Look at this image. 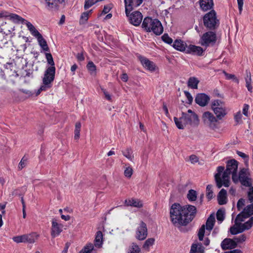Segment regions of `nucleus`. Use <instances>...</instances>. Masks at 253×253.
<instances>
[{
    "mask_svg": "<svg viewBox=\"0 0 253 253\" xmlns=\"http://www.w3.org/2000/svg\"><path fill=\"white\" fill-rule=\"evenodd\" d=\"M196 212V208L194 206H182L174 203L170 209L171 221L176 226H185L193 220Z\"/></svg>",
    "mask_w": 253,
    "mask_h": 253,
    "instance_id": "nucleus-1",
    "label": "nucleus"
},
{
    "mask_svg": "<svg viewBox=\"0 0 253 253\" xmlns=\"http://www.w3.org/2000/svg\"><path fill=\"white\" fill-rule=\"evenodd\" d=\"M238 163L234 159L228 161L227 163L226 168L223 166H219L217 168V173L214 175V179L216 186L220 188L222 186L228 187L230 185V175L232 174L233 181L237 183V171Z\"/></svg>",
    "mask_w": 253,
    "mask_h": 253,
    "instance_id": "nucleus-2",
    "label": "nucleus"
},
{
    "mask_svg": "<svg viewBox=\"0 0 253 253\" xmlns=\"http://www.w3.org/2000/svg\"><path fill=\"white\" fill-rule=\"evenodd\" d=\"M47 62L50 65L45 70L42 79L43 85L39 89L38 93L41 91L46 90L51 87V83L54 81L55 74V67L52 56L50 53H45Z\"/></svg>",
    "mask_w": 253,
    "mask_h": 253,
    "instance_id": "nucleus-3",
    "label": "nucleus"
},
{
    "mask_svg": "<svg viewBox=\"0 0 253 253\" xmlns=\"http://www.w3.org/2000/svg\"><path fill=\"white\" fill-rule=\"evenodd\" d=\"M174 121L178 128L183 129L187 125L196 126L199 124L198 115L191 110L189 109L186 113L182 112L179 118L174 117Z\"/></svg>",
    "mask_w": 253,
    "mask_h": 253,
    "instance_id": "nucleus-4",
    "label": "nucleus"
},
{
    "mask_svg": "<svg viewBox=\"0 0 253 253\" xmlns=\"http://www.w3.org/2000/svg\"><path fill=\"white\" fill-rule=\"evenodd\" d=\"M142 28L146 32H152L156 35H160L163 32V27L160 21L150 17H146L144 19Z\"/></svg>",
    "mask_w": 253,
    "mask_h": 253,
    "instance_id": "nucleus-5",
    "label": "nucleus"
},
{
    "mask_svg": "<svg viewBox=\"0 0 253 253\" xmlns=\"http://www.w3.org/2000/svg\"><path fill=\"white\" fill-rule=\"evenodd\" d=\"M211 108L218 121L222 120L228 114L225 103L219 99L214 100L211 102Z\"/></svg>",
    "mask_w": 253,
    "mask_h": 253,
    "instance_id": "nucleus-6",
    "label": "nucleus"
},
{
    "mask_svg": "<svg viewBox=\"0 0 253 253\" xmlns=\"http://www.w3.org/2000/svg\"><path fill=\"white\" fill-rule=\"evenodd\" d=\"M203 22L204 26L210 30L216 29L219 25V21L217 19L216 12L213 10L205 15L203 17Z\"/></svg>",
    "mask_w": 253,
    "mask_h": 253,
    "instance_id": "nucleus-7",
    "label": "nucleus"
},
{
    "mask_svg": "<svg viewBox=\"0 0 253 253\" xmlns=\"http://www.w3.org/2000/svg\"><path fill=\"white\" fill-rule=\"evenodd\" d=\"M202 121L204 125L214 130L217 128L218 120L214 114L210 111L204 112L202 116Z\"/></svg>",
    "mask_w": 253,
    "mask_h": 253,
    "instance_id": "nucleus-8",
    "label": "nucleus"
},
{
    "mask_svg": "<svg viewBox=\"0 0 253 253\" xmlns=\"http://www.w3.org/2000/svg\"><path fill=\"white\" fill-rule=\"evenodd\" d=\"M216 41V35L215 32L209 31L204 33L201 37L200 43L201 45L208 47L213 45Z\"/></svg>",
    "mask_w": 253,
    "mask_h": 253,
    "instance_id": "nucleus-9",
    "label": "nucleus"
},
{
    "mask_svg": "<svg viewBox=\"0 0 253 253\" xmlns=\"http://www.w3.org/2000/svg\"><path fill=\"white\" fill-rule=\"evenodd\" d=\"M29 31L33 36L37 38L39 44L41 48L45 51H48L49 49L46 41L34 26L32 27L31 26V28Z\"/></svg>",
    "mask_w": 253,
    "mask_h": 253,
    "instance_id": "nucleus-10",
    "label": "nucleus"
},
{
    "mask_svg": "<svg viewBox=\"0 0 253 253\" xmlns=\"http://www.w3.org/2000/svg\"><path fill=\"white\" fill-rule=\"evenodd\" d=\"M238 181L246 187L251 186L252 181L250 178V173L248 169L244 168L240 171L239 175H237V183Z\"/></svg>",
    "mask_w": 253,
    "mask_h": 253,
    "instance_id": "nucleus-11",
    "label": "nucleus"
},
{
    "mask_svg": "<svg viewBox=\"0 0 253 253\" xmlns=\"http://www.w3.org/2000/svg\"><path fill=\"white\" fill-rule=\"evenodd\" d=\"M130 12L127 11V13H126V16L128 18L129 23L134 26H139L143 19L142 13L138 11H135L130 13Z\"/></svg>",
    "mask_w": 253,
    "mask_h": 253,
    "instance_id": "nucleus-12",
    "label": "nucleus"
},
{
    "mask_svg": "<svg viewBox=\"0 0 253 253\" xmlns=\"http://www.w3.org/2000/svg\"><path fill=\"white\" fill-rule=\"evenodd\" d=\"M148 235L147 225L143 221H141L135 232V238L139 241L144 240Z\"/></svg>",
    "mask_w": 253,
    "mask_h": 253,
    "instance_id": "nucleus-13",
    "label": "nucleus"
},
{
    "mask_svg": "<svg viewBox=\"0 0 253 253\" xmlns=\"http://www.w3.org/2000/svg\"><path fill=\"white\" fill-rule=\"evenodd\" d=\"M63 225L58 223L57 219H53L51 227V236L52 237L55 238L59 235L63 230Z\"/></svg>",
    "mask_w": 253,
    "mask_h": 253,
    "instance_id": "nucleus-14",
    "label": "nucleus"
},
{
    "mask_svg": "<svg viewBox=\"0 0 253 253\" xmlns=\"http://www.w3.org/2000/svg\"><path fill=\"white\" fill-rule=\"evenodd\" d=\"M125 4V12L131 11L135 7L139 6L143 2V0H124Z\"/></svg>",
    "mask_w": 253,
    "mask_h": 253,
    "instance_id": "nucleus-15",
    "label": "nucleus"
},
{
    "mask_svg": "<svg viewBox=\"0 0 253 253\" xmlns=\"http://www.w3.org/2000/svg\"><path fill=\"white\" fill-rule=\"evenodd\" d=\"M8 17L14 22H21L22 24L26 25L28 30L30 29L31 26L32 27L34 26L31 22L16 14L11 13L8 15Z\"/></svg>",
    "mask_w": 253,
    "mask_h": 253,
    "instance_id": "nucleus-16",
    "label": "nucleus"
},
{
    "mask_svg": "<svg viewBox=\"0 0 253 253\" xmlns=\"http://www.w3.org/2000/svg\"><path fill=\"white\" fill-rule=\"evenodd\" d=\"M253 215V203L246 206L243 211L237 215V220L241 217L244 220Z\"/></svg>",
    "mask_w": 253,
    "mask_h": 253,
    "instance_id": "nucleus-17",
    "label": "nucleus"
},
{
    "mask_svg": "<svg viewBox=\"0 0 253 253\" xmlns=\"http://www.w3.org/2000/svg\"><path fill=\"white\" fill-rule=\"evenodd\" d=\"M140 61L143 67L146 68L147 70L151 72H153L156 70V66L155 64L147 58L140 57Z\"/></svg>",
    "mask_w": 253,
    "mask_h": 253,
    "instance_id": "nucleus-18",
    "label": "nucleus"
},
{
    "mask_svg": "<svg viewBox=\"0 0 253 253\" xmlns=\"http://www.w3.org/2000/svg\"><path fill=\"white\" fill-rule=\"evenodd\" d=\"M245 220L240 217L238 220H237V216L236 217L235 220V224L236 226H232L230 228V233L232 235H236L238 233H240L243 232V230L241 226V222L244 221Z\"/></svg>",
    "mask_w": 253,
    "mask_h": 253,
    "instance_id": "nucleus-19",
    "label": "nucleus"
},
{
    "mask_svg": "<svg viewBox=\"0 0 253 253\" xmlns=\"http://www.w3.org/2000/svg\"><path fill=\"white\" fill-rule=\"evenodd\" d=\"M210 100V97L205 93H199L195 98V102L201 106H206Z\"/></svg>",
    "mask_w": 253,
    "mask_h": 253,
    "instance_id": "nucleus-20",
    "label": "nucleus"
},
{
    "mask_svg": "<svg viewBox=\"0 0 253 253\" xmlns=\"http://www.w3.org/2000/svg\"><path fill=\"white\" fill-rule=\"evenodd\" d=\"M237 246V244L234 239L232 240L229 238H226L221 242V247L224 250L229 249H234L236 248Z\"/></svg>",
    "mask_w": 253,
    "mask_h": 253,
    "instance_id": "nucleus-21",
    "label": "nucleus"
},
{
    "mask_svg": "<svg viewBox=\"0 0 253 253\" xmlns=\"http://www.w3.org/2000/svg\"><path fill=\"white\" fill-rule=\"evenodd\" d=\"M25 235V243L34 244L36 243L40 237L39 234L37 232H31L29 234H26Z\"/></svg>",
    "mask_w": 253,
    "mask_h": 253,
    "instance_id": "nucleus-22",
    "label": "nucleus"
},
{
    "mask_svg": "<svg viewBox=\"0 0 253 253\" xmlns=\"http://www.w3.org/2000/svg\"><path fill=\"white\" fill-rule=\"evenodd\" d=\"M204 50L203 48L198 46L190 44L187 47V52L197 54L199 56L202 55Z\"/></svg>",
    "mask_w": 253,
    "mask_h": 253,
    "instance_id": "nucleus-23",
    "label": "nucleus"
},
{
    "mask_svg": "<svg viewBox=\"0 0 253 253\" xmlns=\"http://www.w3.org/2000/svg\"><path fill=\"white\" fill-rule=\"evenodd\" d=\"M217 199L220 205H223L227 203V192L224 189H222L220 191L217 195Z\"/></svg>",
    "mask_w": 253,
    "mask_h": 253,
    "instance_id": "nucleus-24",
    "label": "nucleus"
},
{
    "mask_svg": "<svg viewBox=\"0 0 253 253\" xmlns=\"http://www.w3.org/2000/svg\"><path fill=\"white\" fill-rule=\"evenodd\" d=\"M200 5L204 11H207L212 8L213 2L212 0H200Z\"/></svg>",
    "mask_w": 253,
    "mask_h": 253,
    "instance_id": "nucleus-25",
    "label": "nucleus"
},
{
    "mask_svg": "<svg viewBox=\"0 0 253 253\" xmlns=\"http://www.w3.org/2000/svg\"><path fill=\"white\" fill-rule=\"evenodd\" d=\"M125 204L126 206H132L138 208H141L143 206L142 202L135 199L126 200Z\"/></svg>",
    "mask_w": 253,
    "mask_h": 253,
    "instance_id": "nucleus-26",
    "label": "nucleus"
},
{
    "mask_svg": "<svg viewBox=\"0 0 253 253\" xmlns=\"http://www.w3.org/2000/svg\"><path fill=\"white\" fill-rule=\"evenodd\" d=\"M215 216L213 214H211L208 218L206 221V229L210 232L213 228L215 223Z\"/></svg>",
    "mask_w": 253,
    "mask_h": 253,
    "instance_id": "nucleus-27",
    "label": "nucleus"
},
{
    "mask_svg": "<svg viewBox=\"0 0 253 253\" xmlns=\"http://www.w3.org/2000/svg\"><path fill=\"white\" fill-rule=\"evenodd\" d=\"M172 46L176 50L182 51L185 50L186 44L180 40H176L174 42Z\"/></svg>",
    "mask_w": 253,
    "mask_h": 253,
    "instance_id": "nucleus-28",
    "label": "nucleus"
},
{
    "mask_svg": "<svg viewBox=\"0 0 253 253\" xmlns=\"http://www.w3.org/2000/svg\"><path fill=\"white\" fill-rule=\"evenodd\" d=\"M200 81L196 77H192L189 78L187 85L188 87L192 89H197L198 84L199 83Z\"/></svg>",
    "mask_w": 253,
    "mask_h": 253,
    "instance_id": "nucleus-29",
    "label": "nucleus"
},
{
    "mask_svg": "<svg viewBox=\"0 0 253 253\" xmlns=\"http://www.w3.org/2000/svg\"><path fill=\"white\" fill-rule=\"evenodd\" d=\"M123 155L128 160L132 162L134 159L133 151L131 148H127L125 150L122 151Z\"/></svg>",
    "mask_w": 253,
    "mask_h": 253,
    "instance_id": "nucleus-30",
    "label": "nucleus"
},
{
    "mask_svg": "<svg viewBox=\"0 0 253 253\" xmlns=\"http://www.w3.org/2000/svg\"><path fill=\"white\" fill-rule=\"evenodd\" d=\"M127 253H141L140 248L134 242L131 244L129 247Z\"/></svg>",
    "mask_w": 253,
    "mask_h": 253,
    "instance_id": "nucleus-31",
    "label": "nucleus"
},
{
    "mask_svg": "<svg viewBox=\"0 0 253 253\" xmlns=\"http://www.w3.org/2000/svg\"><path fill=\"white\" fill-rule=\"evenodd\" d=\"M92 10H90L89 11L84 12L81 14L80 19V24H84L86 23L89 15L92 13Z\"/></svg>",
    "mask_w": 253,
    "mask_h": 253,
    "instance_id": "nucleus-32",
    "label": "nucleus"
},
{
    "mask_svg": "<svg viewBox=\"0 0 253 253\" xmlns=\"http://www.w3.org/2000/svg\"><path fill=\"white\" fill-rule=\"evenodd\" d=\"M102 238L103 235L102 233L100 231H98L97 232L96 234V237L95 239V244L94 245L96 247H100L102 243Z\"/></svg>",
    "mask_w": 253,
    "mask_h": 253,
    "instance_id": "nucleus-33",
    "label": "nucleus"
},
{
    "mask_svg": "<svg viewBox=\"0 0 253 253\" xmlns=\"http://www.w3.org/2000/svg\"><path fill=\"white\" fill-rule=\"evenodd\" d=\"M190 253H204V251L202 250V245L192 244Z\"/></svg>",
    "mask_w": 253,
    "mask_h": 253,
    "instance_id": "nucleus-34",
    "label": "nucleus"
},
{
    "mask_svg": "<svg viewBox=\"0 0 253 253\" xmlns=\"http://www.w3.org/2000/svg\"><path fill=\"white\" fill-rule=\"evenodd\" d=\"M253 224V217H252L250 218V219L245 222V223H241V226L243 230V231H244L245 230H248L251 228Z\"/></svg>",
    "mask_w": 253,
    "mask_h": 253,
    "instance_id": "nucleus-35",
    "label": "nucleus"
},
{
    "mask_svg": "<svg viewBox=\"0 0 253 253\" xmlns=\"http://www.w3.org/2000/svg\"><path fill=\"white\" fill-rule=\"evenodd\" d=\"M187 198L190 201H195L197 199V192L195 190L191 189L188 191Z\"/></svg>",
    "mask_w": 253,
    "mask_h": 253,
    "instance_id": "nucleus-36",
    "label": "nucleus"
},
{
    "mask_svg": "<svg viewBox=\"0 0 253 253\" xmlns=\"http://www.w3.org/2000/svg\"><path fill=\"white\" fill-rule=\"evenodd\" d=\"M216 218L220 223H221L225 218V211L221 209L218 210L216 212Z\"/></svg>",
    "mask_w": 253,
    "mask_h": 253,
    "instance_id": "nucleus-37",
    "label": "nucleus"
},
{
    "mask_svg": "<svg viewBox=\"0 0 253 253\" xmlns=\"http://www.w3.org/2000/svg\"><path fill=\"white\" fill-rule=\"evenodd\" d=\"M251 75L250 73L247 74V78H246V86L248 88V90L252 92V86L251 84Z\"/></svg>",
    "mask_w": 253,
    "mask_h": 253,
    "instance_id": "nucleus-38",
    "label": "nucleus"
},
{
    "mask_svg": "<svg viewBox=\"0 0 253 253\" xmlns=\"http://www.w3.org/2000/svg\"><path fill=\"white\" fill-rule=\"evenodd\" d=\"M86 68L91 74H95L96 67L92 61H89L86 65Z\"/></svg>",
    "mask_w": 253,
    "mask_h": 253,
    "instance_id": "nucleus-39",
    "label": "nucleus"
},
{
    "mask_svg": "<svg viewBox=\"0 0 253 253\" xmlns=\"http://www.w3.org/2000/svg\"><path fill=\"white\" fill-rule=\"evenodd\" d=\"M93 249V245L92 244H88L80 251V253H91Z\"/></svg>",
    "mask_w": 253,
    "mask_h": 253,
    "instance_id": "nucleus-40",
    "label": "nucleus"
},
{
    "mask_svg": "<svg viewBox=\"0 0 253 253\" xmlns=\"http://www.w3.org/2000/svg\"><path fill=\"white\" fill-rule=\"evenodd\" d=\"M46 4V7L48 10H51L56 7V4L54 0H44Z\"/></svg>",
    "mask_w": 253,
    "mask_h": 253,
    "instance_id": "nucleus-41",
    "label": "nucleus"
},
{
    "mask_svg": "<svg viewBox=\"0 0 253 253\" xmlns=\"http://www.w3.org/2000/svg\"><path fill=\"white\" fill-rule=\"evenodd\" d=\"M155 242V239L153 238H148L144 242L143 248L145 249H148L150 246H152Z\"/></svg>",
    "mask_w": 253,
    "mask_h": 253,
    "instance_id": "nucleus-42",
    "label": "nucleus"
},
{
    "mask_svg": "<svg viewBox=\"0 0 253 253\" xmlns=\"http://www.w3.org/2000/svg\"><path fill=\"white\" fill-rule=\"evenodd\" d=\"M13 241L16 243H25V235L14 236L12 238Z\"/></svg>",
    "mask_w": 253,
    "mask_h": 253,
    "instance_id": "nucleus-43",
    "label": "nucleus"
},
{
    "mask_svg": "<svg viewBox=\"0 0 253 253\" xmlns=\"http://www.w3.org/2000/svg\"><path fill=\"white\" fill-rule=\"evenodd\" d=\"M205 233V225H202L199 230L198 236L200 241H202Z\"/></svg>",
    "mask_w": 253,
    "mask_h": 253,
    "instance_id": "nucleus-44",
    "label": "nucleus"
},
{
    "mask_svg": "<svg viewBox=\"0 0 253 253\" xmlns=\"http://www.w3.org/2000/svg\"><path fill=\"white\" fill-rule=\"evenodd\" d=\"M97 2V0L95 1L94 0H85L84 8L85 9H87Z\"/></svg>",
    "mask_w": 253,
    "mask_h": 253,
    "instance_id": "nucleus-45",
    "label": "nucleus"
},
{
    "mask_svg": "<svg viewBox=\"0 0 253 253\" xmlns=\"http://www.w3.org/2000/svg\"><path fill=\"white\" fill-rule=\"evenodd\" d=\"M207 197L209 199L211 200L213 197V192L212 191V186L211 185H208L207 186Z\"/></svg>",
    "mask_w": 253,
    "mask_h": 253,
    "instance_id": "nucleus-46",
    "label": "nucleus"
},
{
    "mask_svg": "<svg viewBox=\"0 0 253 253\" xmlns=\"http://www.w3.org/2000/svg\"><path fill=\"white\" fill-rule=\"evenodd\" d=\"M162 40L166 43L168 44H171L172 43L173 40L172 39L170 38L168 34H165L162 37Z\"/></svg>",
    "mask_w": 253,
    "mask_h": 253,
    "instance_id": "nucleus-47",
    "label": "nucleus"
},
{
    "mask_svg": "<svg viewBox=\"0 0 253 253\" xmlns=\"http://www.w3.org/2000/svg\"><path fill=\"white\" fill-rule=\"evenodd\" d=\"M27 158L25 157H23L20 162L18 166V168L19 169H22L24 168H25L27 164Z\"/></svg>",
    "mask_w": 253,
    "mask_h": 253,
    "instance_id": "nucleus-48",
    "label": "nucleus"
},
{
    "mask_svg": "<svg viewBox=\"0 0 253 253\" xmlns=\"http://www.w3.org/2000/svg\"><path fill=\"white\" fill-rule=\"evenodd\" d=\"M223 73L224 74V75L225 76L226 78L227 79H228V80L232 79V80H234L236 83H239L238 79L235 77V76L234 75L228 74L224 71L223 72Z\"/></svg>",
    "mask_w": 253,
    "mask_h": 253,
    "instance_id": "nucleus-49",
    "label": "nucleus"
},
{
    "mask_svg": "<svg viewBox=\"0 0 253 253\" xmlns=\"http://www.w3.org/2000/svg\"><path fill=\"white\" fill-rule=\"evenodd\" d=\"M246 200L243 198L240 199L237 204V208L238 211L241 210L243 207L245 205Z\"/></svg>",
    "mask_w": 253,
    "mask_h": 253,
    "instance_id": "nucleus-50",
    "label": "nucleus"
},
{
    "mask_svg": "<svg viewBox=\"0 0 253 253\" xmlns=\"http://www.w3.org/2000/svg\"><path fill=\"white\" fill-rule=\"evenodd\" d=\"M132 173H133L132 169L130 167H128L126 168V169L124 171V174H125V176L128 177V178H130L131 176Z\"/></svg>",
    "mask_w": 253,
    "mask_h": 253,
    "instance_id": "nucleus-51",
    "label": "nucleus"
},
{
    "mask_svg": "<svg viewBox=\"0 0 253 253\" xmlns=\"http://www.w3.org/2000/svg\"><path fill=\"white\" fill-rule=\"evenodd\" d=\"M248 198L250 203L253 202V187L249 188L248 192Z\"/></svg>",
    "mask_w": 253,
    "mask_h": 253,
    "instance_id": "nucleus-52",
    "label": "nucleus"
},
{
    "mask_svg": "<svg viewBox=\"0 0 253 253\" xmlns=\"http://www.w3.org/2000/svg\"><path fill=\"white\" fill-rule=\"evenodd\" d=\"M234 119L237 124H240L242 122V114L240 111H239L235 115Z\"/></svg>",
    "mask_w": 253,
    "mask_h": 253,
    "instance_id": "nucleus-53",
    "label": "nucleus"
},
{
    "mask_svg": "<svg viewBox=\"0 0 253 253\" xmlns=\"http://www.w3.org/2000/svg\"><path fill=\"white\" fill-rule=\"evenodd\" d=\"M234 239L235 240V242L237 243H240L246 241V236L245 235L243 234L241 236H239L238 237H235L234 238Z\"/></svg>",
    "mask_w": 253,
    "mask_h": 253,
    "instance_id": "nucleus-54",
    "label": "nucleus"
},
{
    "mask_svg": "<svg viewBox=\"0 0 253 253\" xmlns=\"http://www.w3.org/2000/svg\"><path fill=\"white\" fill-rule=\"evenodd\" d=\"M184 93L188 100L189 104H191L193 101V97L191 94L187 91H184Z\"/></svg>",
    "mask_w": 253,
    "mask_h": 253,
    "instance_id": "nucleus-55",
    "label": "nucleus"
},
{
    "mask_svg": "<svg viewBox=\"0 0 253 253\" xmlns=\"http://www.w3.org/2000/svg\"><path fill=\"white\" fill-rule=\"evenodd\" d=\"M237 154L238 155V156L244 159L245 160H246L247 161L249 160V156L246 155L244 153L237 151Z\"/></svg>",
    "mask_w": 253,
    "mask_h": 253,
    "instance_id": "nucleus-56",
    "label": "nucleus"
},
{
    "mask_svg": "<svg viewBox=\"0 0 253 253\" xmlns=\"http://www.w3.org/2000/svg\"><path fill=\"white\" fill-rule=\"evenodd\" d=\"M249 108V106L248 104H244L243 109V113L246 116H248V111Z\"/></svg>",
    "mask_w": 253,
    "mask_h": 253,
    "instance_id": "nucleus-57",
    "label": "nucleus"
},
{
    "mask_svg": "<svg viewBox=\"0 0 253 253\" xmlns=\"http://www.w3.org/2000/svg\"><path fill=\"white\" fill-rule=\"evenodd\" d=\"M111 8V6L109 5H105L102 11V13H108L110 11Z\"/></svg>",
    "mask_w": 253,
    "mask_h": 253,
    "instance_id": "nucleus-58",
    "label": "nucleus"
},
{
    "mask_svg": "<svg viewBox=\"0 0 253 253\" xmlns=\"http://www.w3.org/2000/svg\"><path fill=\"white\" fill-rule=\"evenodd\" d=\"M239 12L241 14L243 9L244 4L243 0H237Z\"/></svg>",
    "mask_w": 253,
    "mask_h": 253,
    "instance_id": "nucleus-59",
    "label": "nucleus"
},
{
    "mask_svg": "<svg viewBox=\"0 0 253 253\" xmlns=\"http://www.w3.org/2000/svg\"><path fill=\"white\" fill-rule=\"evenodd\" d=\"M190 161L192 163H196L198 161V158L194 155L190 156Z\"/></svg>",
    "mask_w": 253,
    "mask_h": 253,
    "instance_id": "nucleus-60",
    "label": "nucleus"
},
{
    "mask_svg": "<svg viewBox=\"0 0 253 253\" xmlns=\"http://www.w3.org/2000/svg\"><path fill=\"white\" fill-rule=\"evenodd\" d=\"M76 57L77 59L80 61H82L84 60V55L83 53H79L76 55Z\"/></svg>",
    "mask_w": 253,
    "mask_h": 253,
    "instance_id": "nucleus-61",
    "label": "nucleus"
},
{
    "mask_svg": "<svg viewBox=\"0 0 253 253\" xmlns=\"http://www.w3.org/2000/svg\"><path fill=\"white\" fill-rule=\"evenodd\" d=\"M121 78L122 80L125 82H126L128 79L127 75L125 73H123L122 75Z\"/></svg>",
    "mask_w": 253,
    "mask_h": 253,
    "instance_id": "nucleus-62",
    "label": "nucleus"
},
{
    "mask_svg": "<svg viewBox=\"0 0 253 253\" xmlns=\"http://www.w3.org/2000/svg\"><path fill=\"white\" fill-rule=\"evenodd\" d=\"M102 90L103 91V93H104V94L105 96V98L109 100V101H111V95L109 94V93L106 91L105 89H102Z\"/></svg>",
    "mask_w": 253,
    "mask_h": 253,
    "instance_id": "nucleus-63",
    "label": "nucleus"
},
{
    "mask_svg": "<svg viewBox=\"0 0 253 253\" xmlns=\"http://www.w3.org/2000/svg\"><path fill=\"white\" fill-rule=\"evenodd\" d=\"M225 253H242V252L240 250L235 249V250H233L232 251L226 252Z\"/></svg>",
    "mask_w": 253,
    "mask_h": 253,
    "instance_id": "nucleus-64",
    "label": "nucleus"
}]
</instances>
